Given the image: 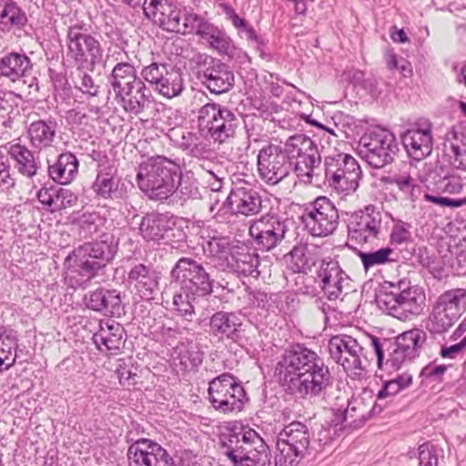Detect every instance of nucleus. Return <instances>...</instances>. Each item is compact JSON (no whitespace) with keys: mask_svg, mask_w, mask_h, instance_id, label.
<instances>
[{"mask_svg":"<svg viewBox=\"0 0 466 466\" xmlns=\"http://www.w3.org/2000/svg\"><path fill=\"white\" fill-rule=\"evenodd\" d=\"M126 330L124 327L115 320L100 324L98 331L93 335V341L96 348L103 351L102 346L111 355H116L125 344Z\"/></svg>","mask_w":466,"mask_h":466,"instance_id":"c85d7f7f","label":"nucleus"},{"mask_svg":"<svg viewBox=\"0 0 466 466\" xmlns=\"http://www.w3.org/2000/svg\"><path fill=\"white\" fill-rule=\"evenodd\" d=\"M391 245H401L411 242V233L406 228L405 224H396L393 226L390 235Z\"/></svg>","mask_w":466,"mask_h":466,"instance_id":"0e129e2a","label":"nucleus"},{"mask_svg":"<svg viewBox=\"0 0 466 466\" xmlns=\"http://www.w3.org/2000/svg\"><path fill=\"white\" fill-rule=\"evenodd\" d=\"M382 216L372 205L352 213L348 219L349 237L357 243H368L378 238L381 231Z\"/></svg>","mask_w":466,"mask_h":466,"instance_id":"6ab92c4d","label":"nucleus"},{"mask_svg":"<svg viewBox=\"0 0 466 466\" xmlns=\"http://www.w3.org/2000/svg\"><path fill=\"white\" fill-rule=\"evenodd\" d=\"M393 249L390 247L381 248L376 251L359 252V257L362 262L363 268L367 272L373 267L384 265L389 262H395L397 259L391 258Z\"/></svg>","mask_w":466,"mask_h":466,"instance_id":"8fccbe9b","label":"nucleus"},{"mask_svg":"<svg viewBox=\"0 0 466 466\" xmlns=\"http://www.w3.org/2000/svg\"><path fill=\"white\" fill-rule=\"evenodd\" d=\"M316 147L317 144L310 137L304 134H296L289 137L282 147L289 161H293Z\"/></svg>","mask_w":466,"mask_h":466,"instance_id":"49530a36","label":"nucleus"},{"mask_svg":"<svg viewBox=\"0 0 466 466\" xmlns=\"http://www.w3.org/2000/svg\"><path fill=\"white\" fill-rule=\"evenodd\" d=\"M330 358L346 371L360 376L365 371L366 356L356 339L348 335H336L329 341Z\"/></svg>","mask_w":466,"mask_h":466,"instance_id":"dca6fc26","label":"nucleus"},{"mask_svg":"<svg viewBox=\"0 0 466 466\" xmlns=\"http://www.w3.org/2000/svg\"><path fill=\"white\" fill-rule=\"evenodd\" d=\"M204 252L218 262V267L222 270H226V263L230 259L231 241L228 237L214 236L210 237L203 245Z\"/></svg>","mask_w":466,"mask_h":466,"instance_id":"ea45409f","label":"nucleus"},{"mask_svg":"<svg viewBox=\"0 0 466 466\" xmlns=\"http://www.w3.org/2000/svg\"><path fill=\"white\" fill-rule=\"evenodd\" d=\"M86 307L107 316L120 317L124 313L122 293L116 289H96L85 296Z\"/></svg>","mask_w":466,"mask_h":466,"instance_id":"bb28decb","label":"nucleus"},{"mask_svg":"<svg viewBox=\"0 0 466 466\" xmlns=\"http://www.w3.org/2000/svg\"><path fill=\"white\" fill-rule=\"evenodd\" d=\"M77 201V196L67 188H64L56 185L54 204H52L51 211H57L73 207Z\"/></svg>","mask_w":466,"mask_h":466,"instance_id":"4d7b16f0","label":"nucleus"},{"mask_svg":"<svg viewBox=\"0 0 466 466\" xmlns=\"http://www.w3.org/2000/svg\"><path fill=\"white\" fill-rule=\"evenodd\" d=\"M339 211L326 197H319L311 203L302 216V221L312 236L324 237L332 234L339 225Z\"/></svg>","mask_w":466,"mask_h":466,"instance_id":"f3484780","label":"nucleus"},{"mask_svg":"<svg viewBox=\"0 0 466 466\" xmlns=\"http://www.w3.org/2000/svg\"><path fill=\"white\" fill-rule=\"evenodd\" d=\"M258 173L268 185H277L293 171V161H289L283 147L268 144L263 147L257 157Z\"/></svg>","mask_w":466,"mask_h":466,"instance_id":"f8f14e48","label":"nucleus"},{"mask_svg":"<svg viewBox=\"0 0 466 466\" xmlns=\"http://www.w3.org/2000/svg\"><path fill=\"white\" fill-rule=\"evenodd\" d=\"M180 175L179 164L157 155L139 165L137 182L138 187L147 192L150 198L165 200L174 195L175 182Z\"/></svg>","mask_w":466,"mask_h":466,"instance_id":"7ed1b4c3","label":"nucleus"},{"mask_svg":"<svg viewBox=\"0 0 466 466\" xmlns=\"http://www.w3.org/2000/svg\"><path fill=\"white\" fill-rule=\"evenodd\" d=\"M462 188L463 185L461 177L455 176L453 173L443 184H440L434 191L442 194L455 195L459 194Z\"/></svg>","mask_w":466,"mask_h":466,"instance_id":"338daca9","label":"nucleus"},{"mask_svg":"<svg viewBox=\"0 0 466 466\" xmlns=\"http://www.w3.org/2000/svg\"><path fill=\"white\" fill-rule=\"evenodd\" d=\"M57 127V122L53 117L31 122L26 132L31 147L38 151L52 147L56 141Z\"/></svg>","mask_w":466,"mask_h":466,"instance_id":"c756f323","label":"nucleus"},{"mask_svg":"<svg viewBox=\"0 0 466 466\" xmlns=\"http://www.w3.org/2000/svg\"><path fill=\"white\" fill-rule=\"evenodd\" d=\"M325 178L329 186L339 193L349 195L359 187L361 169L357 160L349 154L336 153L324 158Z\"/></svg>","mask_w":466,"mask_h":466,"instance_id":"9d476101","label":"nucleus"},{"mask_svg":"<svg viewBox=\"0 0 466 466\" xmlns=\"http://www.w3.org/2000/svg\"><path fill=\"white\" fill-rule=\"evenodd\" d=\"M103 224L104 218L97 213H84L79 219L81 229L90 236L97 233Z\"/></svg>","mask_w":466,"mask_h":466,"instance_id":"052dcab7","label":"nucleus"},{"mask_svg":"<svg viewBox=\"0 0 466 466\" xmlns=\"http://www.w3.org/2000/svg\"><path fill=\"white\" fill-rule=\"evenodd\" d=\"M401 141L410 157L420 161L432 152L431 124H416L401 134Z\"/></svg>","mask_w":466,"mask_h":466,"instance_id":"b1692460","label":"nucleus"},{"mask_svg":"<svg viewBox=\"0 0 466 466\" xmlns=\"http://www.w3.org/2000/svg\"><path fill=\"white\" fill-rule=\"evenodd\" d=\"M200 299L198 296H193L181 290L180 293H177L173 297L175 310L187 320H191L195 314L193 303Z\"/></svg>","mask_w":466,"mask_h":466,"instance_id":"5fc2aeb1","label":"nucleus"},{"mask_svg":"<svg viewBox=\"0 0 466 466\" xmlns=\"http://www.w3.org/2000/svg\"><path fill=\"white\" fill-rule=\"evenodd\" d=\"M426 339L427 335L424 330L412 329L400 334L397 338L396 344L411 356L417 357Z\"/></svg>","mask_w":466,"mask_h":466,"instance_id":"de8ad7c7","label":"nucleus"},{"mask_svg":"<svg viewBox=\"0 0 466 466\" xmlns=\"http://www.w3.org/2000/svg\"><path fill=\"white\" fill-rule=\"evenodd\" d=\"M116 173L117 169L108 161L98 165L97 175L92 186L98 197L106 199L116 197L119 185Z\"/></svg>","mask_w":466,"mask_h":466,"instance_id":"72a5a7b5","label":"nucleus"},{"mask_svg":"<svg viewBox=\"0 0 466 466\" xmlns=\"http://www.w3.org/2000/svg\"><path fill=\"white\" fill-rule=\"evenodd\" d=\"M385 181L390 184H394L398 189L411 201H415L418 198V194L420 193V186L410 175H396L391 177H387Z\"/></svg>","mask_w":466,"mask_h":466,"instance_id":"864d4df0","label":"nucleus"},{"mask_svg":"<svg viewBox=\"0 0 466 466\" xmlns=\"http://www.w3.org/2000/svg\"><path fill=\"white\" fill-rule=\"evenodd\" d=\"M279 435L289 442H293L296 447H299V450L309 454L310 434L305 424L299 421H293L285 426Z\"/></svg>","mask_w":466,"mask_h":466,"instance_id":"c03bdc74","label":"nucleus"},{"mask_svg":"<svg viewBox=\"0 0 466 466\" xmlns=\"http://www.w3.org/2000/svg\"><path fill=\"white\" fill-rule=\"evenodd\" d=\"M159 272L142 263L134 265L127 273V281L141 299H154L159 290Z\"/></svg>","mask_w":466,"mask_h":466,"instance_id":"a878e982","label":"nucleus"},{"mask_svg":"<svg viewBox=\"0 0 466 466\" xmlns=\"http://www.w3.org/2000/svg\"><path fill=\"white\" fill-rule=\"evenodd\" d=\"M174 189V195L179 197V198L184 201L190 198L198 199L201 198L198 183L190 173L183 174L181 172V175L177 177Z\"/></svg>","mask_w":466,"mask_h":466,"instance_id":"09e8293b","label":"nucleus"},{"mask_svg":"<svg viewBox=\"0 0 466 466\" xmlns=\"http://www.w3.org/2000/svg\"><path fill=\"white\" fill-rule=\"evenodd\" d=\"M129 466H177L174 458L159 443L147 438L135 440L127 435Z\"/></svg>","mask_w":466,"mask_h":466,"instance_id":"2eb2a0df","label":"nucleus"},{"mask_svg":"<svg viewBox=\"0 0 466 466\" xmlns=\"http://www.w3.org/2000/svg\"><path fill=\"white\" fill-rule=\"evenodd\" d=\"M351 279L335 259H323L317 271V282L329 300L348 292Z\"/></svg>","mask_w":466,"mask_h":466,"instance_id":"aec40b11","label":"nucleus"},{"mask_svg":"<svg viewBox=\"0 0 466 466\" xmlns=\"http://www.w3.org/2000/svg\"><path fill=\"white\" fill-rule=\"evenodd\" d=\"M8 154L15 161V167L19 173L27 177H33L36 175L39 167L38 164L34 153L25 146L14 144L10 147Z\"/></svg>","mask_w":466,"mask_h":466,"instance_id":"58836bf2","label":"nucleus"},{"mask_svg":"<svg viewBox=\"0 0 466 466\" xmlns=\"http://www.w3.org/2000/svg\"><path fill=\"white\" fill-rule=\"evenodd\" d=\"M77 81L76 87H77L83 94L95 96L98 93L99 86L95 84L92 76L84 71V68L76 66Z\"/></svg>","mask_w":466,"mask_h":466,"instance_id":"bf43d9fd","label":"nucleus"},{"mask_svg":"<svg viewBox=\"0 0 466 466\" xmlns=\"http://www.w3.org/2000/svg\"><path fill=\"white\" fill-rule=\"evenodd\" d=\"M18 331L9 325L0 326V371L9 370L16 360Z\"/></svg>","mask_w":466,"mask_h":466,"instance_id":"c9c22d12","label":"nucleus"},{"mask_svg":"<svg viewBox=\"0 0 466 466\" xmlns=\"http://www.w3.org/2000/svg\"><path fill=\"white\" fill-rule=\"evenodd\" d=\"M118 249V238L110 232L86 242L69 254L64 262L66 282L73 289L86 288L91 279L103 275Z\"/></svg>","mask_w":466,"mask_h":466,"instance_id":"f03ea898","label":"nucleus"},{"mask_svg":"<svg viewBox=\"0 0 466 466\" xmlns=\"http://www.w3.org/2000/svg\"><path fill=\"white\" fill-rule=\"evenodd\" d=\"M141 78L138 76L133 77H122V78H108L112 89L115 93L116 98L117 99L124 93H127L137 81Z\"/></svg>","mask_w":466,"mask_h":466,"instance_id":"e2e57ef3","label":"nucleus"},{"mask_svg":"<svg viewBox=\"0 0 466 466\" xmlns=\"http://www.w3.org/2000/svg\"><path fill=\"white\" fill-rule=\"evenodd\" d=\"M208 394L212 408L223 414L240 411L248 400L239 380L228 372L209 381Z\"/></svg>","mask_w":466,"mask_h":466,"instance_id":"1a4fd4ad","label":"nucleus"},{"mask_svg":"<svg viewBox=\"0 0 466 466\" xmlns=\"http://www.w3.org/2000/svg\"><path fill=\"white\" fill-rule=\"evenodd\" d=\"M276 448L278 452L275 456V466H297L307 455L293 442L279 435L277 438Z\"/></svg>","mask_w":466,"mask_h":466,"instance_id":"a19ab883","label":"nucleus"},{"mask_svg":"<svg viewBox=\"0 0 466 466\" xmlns=\"http://www.w3.org/2000/svg\"><path fill=\"white\" fill-rule=\"evenodd\" d=\"M439 300L452 306L457 310L464 313L466 310V289H452L443 292L439 298Z\"/></svg>","mask_w":466,"mask_h":466,"instance_id":"13d9d810","label":"nucleus"},{"mask_svg":"<svg viewBox=\"0 0 466 466\" xmlns=\"http://www.w3.org/2000/svg\"><path fill=\"white\" fill-rule=\"evenodd\" d=\"M321 156L318 147L303 156L293 160V171L297 177L305 182H311L314 169L319 167Z\"/></svg>","mask_w":466,"mask_h":466,"instance_id":"79ce46f5","label":"nucleus"},{"mask_svg":"<svg viewBox=\"0 0 466 466\" xmlns=\"http://www.w3.org/2000/svg\"><path fill=\"white\" fill-rule=\"evenodd\" d=\"M194 61L198 66V78L210 93L221 95L235 85V76L229 66L206 54H198Z\"/></svg>","mask_w":466,"mask_h":466,"instance_id":"9b49d317","label":"nucleus"},{"mask_svg":"<svg viewBox=\"0 0 466 466\" xmlns=\"http://www.w3.org/2000/svg\"><path fill=\"white\" fill-rule=\"evenodd\" d=\"M187 330L188 329L186 327H182L176 323L173 326H167L163 324L160 327L159 332L162 339L170 345L178 338H180L185 332H187Z\"/></svg>","mask_w":466,"mask_h":466,"instance_id":"69168bd1","label":"nucleus"},{"mask_svg":"<svg viewBox=\"0 0 466 466\" xmlns=\"http://www.w3.org/2000/svg\"><path fill=\"white\" fill-rule=\"evenodd\" d=\"M140 75L156 92L167 98L177 96L184 90L183 73L174 66L154 62L143 67Z\"/></svg>","mask_w":466,"mask_h":466,"instance_id":"4468645a","label":"nucleus"},{"mask_svg":"<svg viewBox=\"0 0 466 466\" xmlns=\"http://www.w3.org/2000/svg\"><path fill=\"white\" fill-rule=\"evenodd\" d=\"M358 152L370 167L382 168L395 160L399 152V144L391 131L376 128L362 135Z\"/></svg>","mask_w":466,"mask_h":466,"instance_id":"6e6552de","label":"nucleus"},{"mask_svg":"<svg viewBox=\"0 0 466 466\" xmlns=\"http://www.w3.org/2000/svg\"><path fill=\"white\" fill-rule=\"evenodd\" d=\"M194 33L206 40L210 47L217 50L219 54H228L231 47L230 37L225 31L199 15L198 19L195 23Z\"/></svg>","mask_w":466,"mask_h":466,"instance_id":"2f4dec72","label":"nucleus"},{"mask_svg":"<svg viewBox=\"0 0 466 466\" xmlns=\"http://www.w3.org/2000/svg\"><path fill=\"white\" fill-rule=\"evenodd\" d=\"M455 320L435 305L426 322V329L432 334H443L454 324Z\"/></svg>","mask_w":466,"mask_h":466,"instance_id":"3c124183","label":"nucleus"},{"mask_svg":"<svg viewBox=\"0 0 466 466\" xmlns=\"http://www.w3.org/2000/svg\"><path fill=\"white\" fill-rule=\"evenodd\" d=\"M314 247L307 244L295 246L289 252L292 268L295 272L307 273L316 264V258L313 254Z\"/></svg>","mask_w":466,"mask_h":466,"instance_id":"a18cd8bd","label":"nucleus"},{"mask_svg":"<svg viewBox=\"0 0 466 466\" xmlns=\"http://www.w3.org/2000/svg\"><path fill=\"white\" fill-rule=\"evenodd\" d=\"M243 323L239 316L233 311L219 310L209 318V334L218 339L238 342Z\"/></svg>","mask_w":466,"mask_h":466,"instance_id":"cd10ccee","label":"nucleus"},{"mask_svg":"<svg viewBox=\"0 0 466 466\" xmlns=\"http://www.w3.org/2000/svg\"><path fill=\"white\" fill-rule=\"evenodd\" d=\"M124 110L130 115H143L147 120L157 114L151 91L147 87L143 78L137 81L133 86L117 98Z\"/></svg>","mask_w":466,"mask_h":466,"instance_id":"5701e85b","label":"nucleus"},{"mask_svg":"<svg viewBox=\"0 0 466 466\" xmlns=\"http://www.w3.org/2000/svg\"><path fill=\"white\" fill-rule=\"evenodd\" d=\"M226 269L238 277H252L258 279L263 272L259 257L256 252L237 250L230 255L226 263Z\"/></svg>","mask_w":466,"mask_h":466,"instance_id":"7c9ffc66","label":"nucleus"},{"mask_svg":"<svg viewBox=\"0 0 466 466\" xmlns=\"http://www.w3.org/2000/svg\"><path fill=\"white\" fill-rule=\"evenodd\" d=\"M78 166V160L73 153H62L54 164L48 166V174L56 183L69 184L76 176Z\"/></svg>","mask_w":466,"mask_h":466,"instance_id":"e433bc0d","label":"nucleus"},{"mask_svg":"<svg viewBox=\"0 0 466 466\" xmlns=\"http://www.w3.org/2000/svg\"><path fill=\"white\" fill-rule=\"evenodd\" d=\"M401 390L400 386H397L391 380L384 381L382 388L377 393V401L370 412L373 415L380 413L383 408L392 400V398Z\"/></svg>","mask_w":466,"mask_h":466,"instance_id":"6e6d98bb","label":"nucleus"},{"mask_svg":"<svg viewBox=\"0 0 466 466\" xmlns=\"http://www.w3.org/2000/svg\"><path fill=\"white\" fill-rule=\"evenodd\" d=\"M67 56H70L77 67H94L101 63L103 48L100 42L89 34L81 33V27H69L66 35Z\"/></svg>","mask_w":466,"mask_h":466,"instance_id":"ddd939ff","label":"nucleus"},{"mask_svg":"<svg viewBox=\"0 0 466 466\" xmlns=\"http://www.w3.org/2000/svg\"><path fill=\"white\" fill-rule=\"evenodd\" d=\"M418 450L420 466H438V451L433 444L425 442Z\"/></svg>","mask_w":466,"mask_h":466,"instance_id":"680f3d73","label":"nucleus"},{"mask_svg":"<svg viewBox=\"0 0 466 466\" xmlns=\"http://www.w3.org/2000/svg\"><path fill=\"white\" fill-rule=\"evenodd\" d=\"M31 59L25 53L11 52L0 59V76L15 82L30 75Z\"/></svg>","mask_w":466,"mask_h":466,"instance_id":"473e14b6","label":"nucleus"},{"mask_svg":"<svg viewBox=\"0 0 466 466\" xmlns=\"http://www.w3.org/2000/svg\"><path fill=\"white\" fill-rule=\"evenodd\" d=\"M203 354L199 350H187L181 356L180 364L187 369H197L202 364Z\"/></svg>","mask_w":466,"mask_h":466,"instance_id":"774afa93","label":"nucleus"},{"mask_svg":"<svg viewBox=\"0 0 466 466\" xmlns=\"http://www.w3.org/2000/svg\"><path fill=\"white\" fill-rule=\"evenodd\" d=\"M224 205H228L230 211L236 215L248 217L261 211L262 198L250 185L237 186L231 189Z\"/></svg>","mask_w":466,"mask_h":466,"instance_id":"393cba45","label":"nucleus"},{"mask_svg":"<svg viewBox=\"0 0 466 466\" xmlns=\"http://www.w3.org/2000/svg\"><path fill=\"white\" fill-rule=\"evenodd\" d=\"M390 290L385 288L377 295L379 306L394 318L400 320L411 319L422 311L423 294L416 287L400 280L390 284Z\"/></svg>","mask_w":466,"mask_h":466,"instance_id":"423d86ee","label":"nucleus"},{"mask_svg":"<svg viewBox=\"0 0 466 466\" xmlns=\"http://www.w3.org/2000/svg\"><path fill=\"white\" fill-rule=\"evenodd\" d=\"M197 123L203 138L223 144L235 137L242 119L237 110L210 102L198 109Z\"/></svg>","mask_w":466,"mask_h":466,"instance_id":"39448f33","label":"nucleus"},{"mask_svg":"<svg viewBox=\"0 0 466 466\" xmlns=\"http://www.w3.org/2000/svg\"><path fill=\"white\" fill-rule=\"evenodd\" d=\"M224 454L233 466H271V451L252 429L230 433L222 439Z\"/></svg>","mask_w":466,"mask_h":466,"instance_id":"20e7f679","label":"nucleus"},{"mask_svg":"<svg viewBox=\"0 0 466 466\" xmlns=\"http://www.w3.org/2000/svg\"><path fill=\"white\" fill-rule=\"evenodd\" d=\"M177 147L192 157H205L209 153L208 145L199 141L197 134L190 131H180L179 137L174 138Z\"/></svg>","mask_w":466,"mask_h":466,"instance_id":"37998d69","label":"nucleus"},{"mask_svg":"<svg viewBox=\"0 0 466 466\" xmlns=\"http://www.w3.org/2000/svg\"><path fill=\"white\" fill-rule=\"evenodd\" d=\"M288 231L286 220L278 214H266L254 220L249 235L258 249L268 251L279 246Z\"/></svg>","mask_w":466,"mask_h":466,"instance_id":"a211bd4d","label":"nucleus"},{"mask_svg":"<svg viewBox=\"0 0 466 466\" xmlns=\"http://www.w3.org/2000/svg\"><path fill=\"white\" fill-rule=\"evenodd\" d=\"M158 13L155 14V17L163 30L184 35L194 33L198 14L167 3H158Z\"/></svg>","mask_w":466,"mask_h":466,"instance_id":"412c9836","label":"nucleus"},{"mask_svg":"<svg viewBox=\"0 0 466 466\" xmlns=\"http://www.w3.org/2000/svg\"><path fill=\"white\" fill-rule=\"evenodd\" d=\"M170 277L182 291L193 296L204 299L214 291L215 279L211 273L202 262L194 258H180L172 268Z\"/></svg>","mask_w":466,"mask_h":466,"instance_id":"0eeeda50","label":"nucleus"},{"mask_svg":"<svg viewBox=\"0 0 466 466\" xmlns=\"http://www.w3.org/2000/svg\"><path fill=\"white\" fill-rule=\"evenodd\" d=\"M274 376L284 390L301 399L325 395L333 377L324 360L304 344H293L278 360Z\"/></svg>","mask_w":466,"mask_h":466,"instance_id":"f257e3e1","label":"nucleus"},{"mask_svg":"<svg viewBox=\"0 0 466 466\" xmlns=\"http://www.w3.org/2000/svg\"><path fill=\"white\" fill-rule=\"evenodd\" d=\"M219 8L226 15L227 19L231 21L233 26L238 30L239 36L250 42L251 45H253V46L259 52L260 56H263L265 42L263 38L257 34L255 29L249 25L244 18L238 16L230 5L227 3H220Z\"/></svg>","mask_w":466,"mask_h":466,"instance_id":"f704fd0d","label":"nucleus"},{"mask_svg":"<svg viewBox=\"0 0 466 466\" xmlns=\"http://www.w3.org/2000/svg\"><path fill=\"white\" fill-rule=\"evenodd\" d=\"M451 165L449 162L438 160L427 173V187L435 190L440 184H443L454 173Z\"/></svg>","mask_w":466,"mask_h":466,"instance_id":"603ef678","label":"nucleus"},{"mask_svg":"<svg viewBox=\"0 0 466 466\" xmlns=\"http://www.w3.org/2000/svg\"><path fill=\"white\" fill-rule=\"evenodd\" d=\"M25 12L14 0H5L0 8V30L10 32L21 30L27 24Z\"/></svg>","mask_w":466,"mask_h":466,"instance_id":"4c0bfd02","label":"nucleus"},{"mask_svg":"<svg viewBox=\"0 0 466 466\" xmlns=\"http://www.w3.org/2000/svg\"><path fill=\"white\" fill-rule=\"evenodd\" d=\"M140 234L147 241H159L170 239V237H177L184 234L176 227V218L167 213L151 212L146 214L139 224Z\"/></svg>","mask_w":466,"mask_h":466,"instance_id":"4be33fe9","label":"nucleus"}]
</instances>
